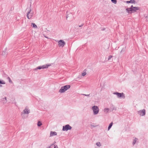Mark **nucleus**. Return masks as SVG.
<instances>
[{
	"label": "nucleus",
	"mask_w": 148,
	"mask_h": 148,
	"mask_svg": "<svg viewBox=\"0 0 148 148\" xmlns=\"http://www.w3.org/2000/svg\"><path fill=\"white\" fill-rule=\"evenodd\" d=\"M0 84H5V82L3 80H0Z\"/></svg>",
	"instance_id": "4be33fe9"
},
{
	"label": "nucleus",
	"mask_w": 148,
	"mask_h": 148,
	"mask_svg": "<svg viewBox=\"0 0 148 148\" xmlns=\"http://www.w3.org/2000/svg\"><path fill=\"white\" fill-rule=\"evenodd\" d=\"M109 110V109L108 108H105L104 110V112L106 113L108 112Z\"/></svg>",
	"instance_id": "dca6fc26"
},
{
	"label": "nucleus",
	"mask_w": 148,
	"mask_h": 148,
	"mask_svg": "<svg viewBox=\"0 0 148 148\" xmlns=\"http://www.w3.org/2000/svg\"><path fill=\"white\" fill-rule=\"evenodd\" d=\"M42 125V123L40 121H38V122L37 125L38 126L40 127Z\"/></svg>",
	"instance_id": "aec40b11"
},
{
	"label": "nucleus",
	"mask_w": 148,
	"mask_h": 148,
	"mask_svg": "<svg viewBox=\"0 0 148 148\" xmlns=\"http://www.w3.org/2000/svg\"><path fill=\"white\" fill-rule=\"evenodd\" d=\"M68 11L67 12H66V19H67V18L68 17H71V16H72V13H69V14L68 13Z\"/></svg>",
	"instance_id": "f8f14e48"
},
{
	"label": "nucleus",
	"mask_w": 148,
	"mask_h": 148,
	"mask_svg": "<svg viewBox=\"0 0 148 148\" xmlns=\"http://www.w3.org/2000/svg\"><path fill=\"white\" fill-rule=\"evenodd\" d=\"M8 79L9 82H10L12 83V81L11 79H10V77H8Z\"/></svg>",
	"instance_id": "bb28decb"
},
{
	"label": "nucleus",
	"mask_w": 148,
	"mask_h": 148,
	"mask_svg": "<svg viewBox=\"0 0 148 148\" xmlns=\"http://www.w3.org/2000/svg\"><path fill=\"white\" fill-rule=\"evenodd\" d=\"M83 95H84L85 96H89V95H90L89 94V95H86V94H83Z\"/></svg>",
	"instance_id": "c85d7f7f"
},
{
	"label": "nucleus",
	"mask_w": 148,
	"mask_h": 148,
	"mask_svg": "<svg viewBox=\"0 0 148 148\" xmlns=\"http://www.w3.org/2000/svg\"><path fill=\"white\" fill-rule=\"evenodd\" d=\"M51 65V64H47L45 65H43L42 66H38L35 69V70H36L37 69H42L47 68L49 66H50Z\"/></svg>",
	"instance_id": "0eeeda50"
},
{
	"label": "nucleus",
	"mask_w": 148,
	"mask_h": 148,
	"mask_svg": "<svg viewBox=\"0 0 148 148\" xmlns=\"http://www.w3.org/2000/svg\"><path fill=\"white\" fill-rule=\"evenodd\" d=\"M65 44L64 41L62 40H60L58 41V45L59 47H63Z\"/></svg>",
	"instance_id": "1a4fd4ad"
},
{
	"label": "nucleus",
	"mask_w": 148,
	"mask_h": 148,
	"mask_svg": "<svg viewBox=\"0 0 148 148\" xmlns=\"http://www.w3.org/2000/svg\"><path fill=\"white\" fill-rule=\"evenodd\" d=\"M2 101H3V103H5L7 102V99L6 97H5L2 98Z\"/></svg>",
	"instance_id": "2eb2a0df"
},
{
	"label": "nucleus",
	"mask_w": 148,
	"mask_h": 148,
	"mask_svg": "<svg viewBox=\"0 0 148 148\" xmlns=\"http://www.w3.org/2000/svg\"><path fill=\"white\" fill-rule=\"evenodd\" d=\"M93 114L95 115L97 114L99 112V108L97 106H94L92 107Z\"/></svg>",
	"instance_id": "7ed1b4c3"
},
{
	"label": "nucleus",
	"mask_w": 148,
	"mask_h": 148,
	"mask_svg": "<svg viewBox=\"0 0 148 148\" xmlns=\"http://www.w3.org/2000/svg\"><path fill=\"white\" fill-rule=\"evenodd\" d=\"M70 85H66L61 87L59 90V92L60 93H63L65 92L66 90H68L70 88Z\"/></svg>",
	"instance_id": "f03ea898"
},
{
	"label": "nucleus",
	"mask_w": 148,
	"mask_h": 148,
	"mask_svg": "<svg viewBox=\"0 0 148 148\" xmlns=\"http://www.w3.org/2000/svg\"><path fill=\"white\" fill-rule=\"evenodd\" d=\"M138 114L141 116H145L146 114V111L145 109L139 110L138 112Z\"/></svg>",
	"instance_id": "6e6552de"
},
{
	"label": "nucleus",
	"mask_w": 148,
	"mask_h": 148,
	"mask_svg": "<svg viewBox=\"0 0 148 148\" xmlns=\"http://www.w3.org/2000/svg\"><path fill=\"white\" fill-rule=\"evenodd\" d=\"M138 140V139L136 138H135L133 140V143H132V144L133 145H134L136 143V141Z\"/></svg>",
	"instance_id": "f3484780"
},
{
	"label": "nucleus",
	"mask_w": 148,
	"mask_h": 148,
	"mask_svg": "<svg viewBox=\"0 0 148 148\" xmlns=\"http://www.w3.org/2000/svg\"><path fill=\"white\" fill-rule=\"evenodd\" d=\"M2 86V85L1 84H0V87H1Z\"/></svg>",
	"instance_id": "2f4dec72"
},
{
	"label": "nucleus",
	"mask_w": 148,
	"mask_h": 148,
	"mask_svg": "<svg viewBox=\"0 0 148 148\" xmlns=\"http://www.w3.org/2000/svg\"><path fill=\"white\" fill-rule=\"evenodd\" d=\"M6 49H5L4 51H3L2 52V54L3 55H7L6 53Z\"/></svg>",
	"instance_id": "412c9836"
},
{
	"label": "nucleus",
	"mask_w": 148,
	"mask_h": 148,
	"mask_svg": "<svg viewBox=\"0 0 148 148\" xmlns=\"http://www.w3.org/2000/svg\"><path fill=\"white\" fill-rule=\"evenodd\" d=\"M85 71V70H84ZM86 71H84L83 72V73H82V76H84L86 74Z\"/></svg>",
	"instance_id": "5701e85b"
},
{
	"label": "nucleus",
	"mask_w": 148,
	"mask_h": 148,
	"mask_svg": "<svg viewBox=\"0 0 148 148\" xmlns=\"http://www.w3.org/2000/svg\"><path fill=\"white\" fill-rule=\"evenodd\" d=\"M54 148H58L57 145H54Z\"/></svg>",
	"instance_id": "cd10ccee"
},
{
	"label": "nucleus",
	"mask_w": 148,
	"mask_h": 148,
	"mask_svg": "<svg viewBox=\"0 0 148 148\" xmlns=\"http://www.w3.org/2000/svg\"><path fill=\"white\" fill-rule=\"evenodd\" d=\"M31 26H32L33 28H37V25L34 23H31Z\"/></svg>",
	"instance_id": "ddd939ff"
},
{
	"label": "nucleus",
	"mask_w": 148,
	"mask_h": 148,
	"mask_svg": "<svg viewBox=\"0 0 148 148\" xmlns=\"http://www.w3.org/2000/svg\"><path fill=\"white\" fill-rule=\"evenodd\" d=\"M83 25H84L83 24H82V25H80L79 26V27H82Z\"/></svg>",
	"instance_id": "c756f323"
},
{
	"label": "nucleus",
	"mask_w": 148,
	"mask_h": 148,
	"mask_svg": "<svg viewBox=\"0 0 148 148\" xmlns=\"http://www.w3.org/2000/svg\"><path fill=\"white\" fill-rule=\"evenodd\" d=\"M96 145L97 146L100 147L101 146V145L100 142H97L96 143Z\"/></svg>",
	"instance_id": "b1692460"
},
{
	"label": "nucleus",
	"mask_w": 148,
	"mask_h": 148,
	"mask_svg": "<svg viewBox=\"0 0 148 148\" xmlns=\"http://www.w3.org/2000/svg\"><path fill=\"white\" fill-rule=\"evenodd\" d=\"M44 36V37H45V38H48L46 36Z\"/></svg>",
	"instance_id": "7c9ffc66"
},
{
	"label": "nucleus",
	"mask_w": 148,
	"mask_h": 148,
	"mask_svg": "<svg viewBox=\"0 0 148 148\" xmlns=\"http://www.w3.org/2000/svg\"><path fill=\"white\" fill-rule=\"evenodd\" d=\"M113 56L112 55H110L109 56V58H108V61H112V59L111 58L113 57Z\"/></svg>",
	"instance_id": "6ab92c4d"
},
{
	"label": "nucleus",
	"mask_w": 148,
	"mask_h": 148,
	"mask_svg": "<svg viewBox=\"0 0 148 148\" xmlns=\"http://www.w3.org/2000/svg\"><path fill=\"white\" fill-rule=\"evenodd\" d=\"M57 133L55 132L51 131L50 133V136H54L57 135Z\"/></svg>",
	"instance_id": "9b49d317"
},
{
	"label": "nucleus",
	"mask_w": 148,
	"mask_h": 148,
	"mask_svg": "<svg viewBox=\"0 0 148 148\" xmlns=\"http://www.w3.org/2000/svg\"><path fill=\"white\" fill-rule=\"evenodd\" d=\"M139 9V8L138 7H133V5H132L130 8H127L126 10L128 13H131L138 10Z\"/></svg>",
	"instance_id": "f257e3e1"
},
{
	"label": "nucleus",
	"mask_w": 148,
	"mask_h": 148,
	"mask_svg": "<svg viewBox=\"0 0 148 148\" xmlns=\"http://www.w3.org/2000/svg\"><path fill=\"white\" fill-rule=\"evenodd\" d=\"M72 127L69 124H67L65 126H63L62 128L63 131H67L69 130H71Z\"/></svg>",
	"instance_id": "423d86ee"
},
{
	"label": "nucleus",
	"mask_w": 148,
	"mask_h": 148,
	"mask_svg": "<svg viewBox=\"0 0 148 148\" xmlns=\"http://www.w3.org/2000/svg\"><path fill=\"white\" fill-rule=\"evenodd\" d=\"M135 1L134 0H130V1H127L126 2L127 3H134Z\"/></svg>",
	"instance_id": "4468645a"
},
{
	"label": "nucleus",
	"mask_w": 148,
	"mask_h": 148,
	"mask_svg": "<svg viewBox=\"0 0 148 148\" xmlns=\"http://www.w3.org/2000/svg\"><path fill=\"white\" fill-rule=\"evenodd\" d=\"M34 12H32V10L31 9H30L29 11L28 12L27 16V18L29 19H30L33 16V15Z\"/></svg>",
	"instance_id": "39448f33"
},
{
	"label": "nucleus",
	"mask_w": 148,
	"mask_h": 148,
	"mask_svg": "<svg viewBox=\"0 0 148 148\" xmlns=\"http://www.w3.org/2000/svg\"><path fill=\"white\" fill-rule=\"evenodd\" d=\"M23 114H28L30 112V110L29 109L27 108H25L23 111Z\"/></svg>",
	"instance_id": "9d476101"
},
{
	"label": "nucleus",
	"mask_w": 148,
	"mask_h": 148,
	"mask_svg": "<svg viewBox=\"0 0 148 148\" xmlns=\"http://www.w3.org/2000/svg\"><path fill=\"white\" fill-rule=\"evenodd\" d=\"M111 1L114 4H116L117 2L116 0H111Z\"/></svg>",
	"instance_id": "393cba45"
},
{
	"label": "nucleus",
	"mask_w": 148,
	"mask_h": 148,
	"mask_svg": "<svg viewBox=\"0 0 148 148\" xmlns=\"http://www.w3.org/2000/svg\"><path fill=\"white\" fill-rule=\"evenodd\" d=\"M113 124V122H112L111 123H110V124H109V126H108V130H110V128H111V127L112 126Z\"/></svg>",
	"instance_id": "a211bd4d"
},
{
	"label": "nucleus",
	"mask_w": 148,
	"mask_h": 148,
	"mask_svg": "<svg viewBox=\"0 0 148 148\" xmlns=\"http://www.w3.org/2000/svg\"><path fill=\"white\" fill-rule=\"evenodd\" d=\"M113 94L114 95H117V97L119 98H125V95L123 93H120L117 92H114L113 93Z\"/></svg>",
	"instance_id": "20e7f679"
},
{
	"label": "nucleus",
	"mask_w": 148,
	"mask_h": 148,
	"mask_svg": "<svg viewBox=\"0 0 148 148\" xmlns=\"http://www.w3.org/2000/svg\"><path fill=\"white\" fill-rule=\"evenodd\" d=\"M54 143L53 144H51L47 148H51V146H52L54 145Z\"/></svg>",
	"instance_id": "a878e982"
}]
</instances>
